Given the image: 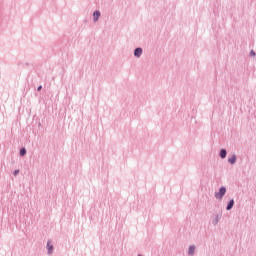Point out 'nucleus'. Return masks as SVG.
Masks as SVG:
<instances>
[{
  "instance_id": "nucleus-6",
  "label": "nucleus",
  "mask_w": 256,
  "mask_h": 256,
  "mask_svg": "<svg viewBox=\"0 0 256 256\" xmlns=\"http://www.w3.org/2000/svg\"><path fill=\"white\" fill-rule=\"evenodd\" d=\"M47 247H48V253H53V245H51V241H48Z\"/></svg>"
},
{
  "instance_id": "nucleus-3",
  "label": "nucleus",
  "mask_w": 256,
  "mask_h": 256,
  "mask_svg": "<svg viewBox=\"0 0 256 256\" xmlns=\"http://www.w3.org/2000/svg\"><path fill=\"white\" fill-rule=\"evenodd\" d=\"M233 205H235V201L234 200H230V202L227 205V211H231V209H233Z\"/></svg>"
},
{
  "instance_id": "nucleus-9",
  "label": "nucleus",
  "mask_w": 256,
  "mask_h": 256,
  "mask_svg": "<svg viewBox=\"0 0 256 256\" xmlns=\"http://www.w3.org/2000/svg\"><path fill=\"white\" fill-rule=\"evenodd\" d=\"M27 153V150H25V148H22L21 150H20V155L23 157V156H25V154Z\"/></svg>"
},
{
  "instance_id": "nucleus-8",
  "label": "nucleus",
  "mask_w": 256,
  "mask_h": 256,
  "mask_svg": "<svg viewBox=\"0 0 256 256\" xmlns=\"http://www.w3.org/2000/svg\"><path fill=\"white\" fill-rule=\"evenodd\" d=\"M188 253L189 255H193L195 253V246H190Z\"/></svg>"
},
{
  "instance_id": "nucleus-1",
  "label": "nucleus",
  "mask_w": 256,
  "mask_h": 256,
  "mask_svg": "<svg viewBox=\"0 0 256 256\" xmlns=\"http://www.w3.org/2000/svg\"><path fill=\"white\" fill-rule=\"evenodd\" d=\"M225 193H227V189L225 187H221L219 193L215 194L216 199H223Z\"/></svg>"
},
{
  "instance_id": "nucleus-2",
  "label": "nucleus",
  "mask_w": 256,
  "mask_h": 256,
  "mask_svg": "<svg viewBox=\"0 0 256 256\" xmlns=\"http://www.w3.org/2000/svg\"><path fill=\"white\" fill-rule=\"evenodd\" d=\"M142 53H143V49L141 48H136L134 51L135 57H141Z\"/></svg>"
},
{
  "instance_id": "nucleus-7",
  "label": "nucleus",
  "mask_w": 256,
  "mask_h": 256,
  "mask_svg": "<svg viewBox=\"0 0 256 256\" xmlns=\"http://www.w3.org/2000/svg\"><path fill=\"white\" fill-rule=\"evenodd\" d=\"M228 161L231 163V165H233L235 163V161H237V157L235 155H233L232 157H230L228 159Z\"/></svg>"
},
{
  "instance_id": "nucleus-5",
  "label": "nucleus",
  "mask_w": 256,
  "mask_h": 256,
  "mask_svg": "<svg viewBox=\"0 0 256 256\" xmlns=\"http://www.w3.org/2000/svg\"><path fill=\"white\" fill-rule=\"evenodd\" d=\"M220 157H221L222 159H225V158L227 157V150L222 149V150L220 151Z\"/></svg>"
},
{
  "instance_id": "nucleus-12",
  "label": "nucleus",
  "mask_w": 256,
  "mask_h": 256,
  "mask_svg": "<svg viewBox=\"0 0 256 256\" xmlns=\"http://www.w3.org/2000/svg\"><path fill=\"white\" fill-rule=\"evenodd\" d=\"M41 89H42V86H39V87H38V91H41Z\"/></svg>"
},
{
  "instance_id": "nucleus-4",
  "label": "nucleus",
  "mask_w": 256,
  "mask_h": 256,
  "mask_svg": "<svg viewBox=\"0 0 256 256\" xmlns=\"http://www.w3.org/2000/svg\"><path fill=\"white\" fill-rule=\"evenodd\" d=\"M93 17H94V21H98L99 17H101V12L95 11L93 14Z\"/></svg>"
},
{
  "instance_id": "nucleus-10",
  "label": "nucleus",
  "mask_w": 256,
  "mask_h": 256,
  "mask_svg": "<svg viewBox=\"0 0 256 256\" xmlns=\"http://www.w3.org/2000/svg\"><path fill=\"white\" fill-rule=\"evenodd\" d=\"M250 55H251L252 57H255V51L252 50V51L250 52Z\"/></svg>"
},
{
  "instance_id": "nucleus-11",
  "label": "nucleus",
  "mask_w": 256,
  "mask_h": 256,
  "mask_svg": "<svg viewBox=\"0 0 256 256\" xmlns=\"http://www.w3.org/2000/svg\"><path fill=\"white\" fill-rule=\"evenodd\" d=\"M18 174H19V170H15L14 175H18Z\"/></svg>"
}]
</instances>
